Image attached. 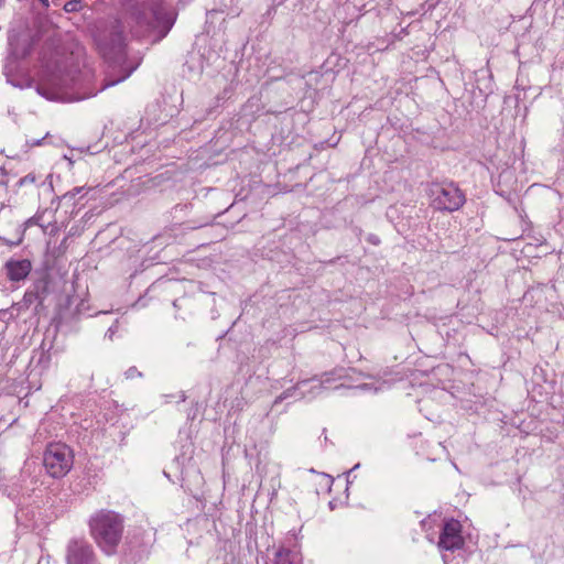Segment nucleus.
Returning a JSON list of instances; mask_svg holds the SVG:
<instances>
[{"label":"nucleus","mask_w":564,"mask_h":564,"mask_svg":"<svg viewBox=\"0 0 564 564\" xmlns=\"http://www.w3.org/2000/svg\"><path fill=\"white\" fill-rule=\"evenodd\" d=\"M175 22V14L162 0H142L130 8L128 24L135 36L155 35L163 39Z\"/></svg>","instance_id":"f257e3e1"},{"label":"nucleus","mask_w":564,"mask_h":564,"mask_svg":"<svg viewBox=\"0 0 564 564\" xmlns=\"http://www.w3.org/2000/svg\"><path fill=\"white\" fill-rule=\"evenodd\" d=\"M91 534L107 554H112L122 535V519L113 511L100 510L89 521Z\"/></svg>","instance_id":"f03ea898"},{"label":"nucleus","mask_w":564,"mask_h":564,"mask_svg":"<svg viewBox=\"0 0 564 564\" xmlns=\"http://www.w3.org/2000/svg\"><path fill=\"white\" fill-rule=\"evenodd\" d=\"M74 464V454L69 446L63 443L50 444L43 455V465L53 478L64 477Z\"/></svg>","instance_id":"7ed1b4c3"},{"label":"nucleus","mask_w":564,"mask_h":564,"mask_svg":"<svg viewBox=\"0 0 564 564\" xmlns=\"http://www.w3.org/2000/svg\"><path fill=\"white\" fill-rule=\"evenodd\" d=\"M432 206L437 210L454 212L465 203V195L454 183L433 184L430 188Z\"/></svg>","instance_id":"20e7f679"},{"label":"nucleus","mask_w":564,"mask_h":564,"mask_svg":"<svg viewBox=\"0 0 564 564\" xmlns=\"http://www.w3.org/2000/svg\"><path fill=\"white\" fill-rule=\"evenodd\" d=\"M95 41L100 53L106 57L112 54L120 55L123 53V36L115 26L95 33Z\"/></svg>","instance_id":"39448f33"},{"label":"nucleus","mask_w":564,"mask_h":564,"mask_svg":"<svg viewBox=\"0 0 564 564\" xmlns=\"http://www.w3.org/2000/svg\"><path fill=\"white\" fill-rule=\"evenodd\" d=\"M464 545L462 536V524L455 519H449L444 523L440 535L438 547L446 551H455Z\"/></svg>","instance_id":"423d86ee"},{"label":"nucleus","mask_w":564,"mask_h":564,"mask_svg":"<svg viewBox=\"0 0 564 564\" xmlns=\"http://www.w3.org/2000/svg\"><path fill=\"white\" fill-rule=\"evenodd\" d=\"M67 564H94L91 546L79 540H74L67 547Z\"/></svg>","instance_id":"0eeeda50"},{"label":"nucleus","mask_w":564,"mask_h":564,"mask_svg":"<svg viewBox=\"0 0 564 564\" xmlns=\"http://www.w3.org/2000/svg\"><path fill=\"white\" fill-rule=\"evenodd\" d=\"M6 269L11 281H21L29 275L31 262L29 260L8 261Z\"/></svg>","instance_id":"6e6552de"},{"label":"nucleus","mask_w":564,"mask_h":564,"mask_svg":"<svg viewBox=\"0 0 564 564\" xmlns=\"http://www.w3.org/2000/svg\"><path fill=\"white\" fill-rule=\"evenodd\" d=\"M274 564H301V556L294 551L282 549L276 552Z\"/></svg>","instance_id":"1a4fd4ad"},{"label":"nucleus","mask_w":564,"mask_h":564,"mask_svg":"<svg viewBox=\"0 0 564 564\" xmlns=\"http://www.w3.org/2000/svg\"><path fill=\"white\" fill-rule=\"evenodd\" d=\"M343 371L344 370L340 369V370H334V371H332L329 373H325L324 375L325 378L323 380H321L319 384L316 386L315 388L322 389L324 387V384L329 383L332 381H336L338 379H341L343 378V375H341Z\"/></svg>","instance_id":"9d476101"},{"label":"nucleus","mask_w":564,"mask_h":564,"mask_svg":"<svg viewBox=\"0 0 564 564\" xmlns=\"http://www.w3.org/2000/svg\"><path fill=\"white\" fill-rule=\"evenodd\" d=\"M83 8L80 0H69L64 4V10L66 12H77Z\"/></svg>","instance_id":"9b49d317"},{"label":"nucleus","mask_w":564,"mask_h":564,"mask_svg":"<svg viewBox=\"0 0 564 564\" xmlns=\"http://www.w3.org/2000/svg\"><path fill=\"white\" fill-rule=\"evenodd\" d=\"M124 376L127 379H133V378H140L142 377V373L135 368V367H130L126 372H124Z\"/></svg>","instance_id":"f8f14e48"},{"label":"nucleus","mask_w":564,"mask_h":564,"mask_svg":"<svg viewBox=\"0 0 564 564\" xmlns=\"http://www.w3.org/2000/svg\"><path fill=\"white\" fill-rule=\"evenodd\" d=\"M36 181V177L34 174H28L24 177L20 178L19 185L24 186L26 184H33Z\"/></svg>","instance_id":"ddd939ff"},{"label":"nucleus","mask_w":564,"mask_h":564,"mask_svg":"<svg viewBox=\"0 0 564 564\" xmlns=\"http://www.w3.org/2000/svg\"><path fill=\"white\" fill-rule=\"evenodd\" d=\"M294 390H295V388L289 389V390L284 391L282 394H280L279 397H276V399L274 400V404H278V403L282 402L288 397H291L292 392Z\"/></svg>","instance_id":"4468645a"},{"label":"nucleus","mask_w":564,"mask_h":564,"mask_svg":"<svg viewBox=\"0 0 564 564\" xmlns=\"http://www.w3.org/2000/svg\"><path fill=\"white\" fill-rule=\"evenodd\" d=\"M127 77H128V75H124V76L120 77V78H119V79H117V80L109 82V83H107L106 85H104V86H102V89H104V88H106V87H109V86H113V85H116V84H118V83L122 82V80H123V79H126Z\"/></svg>","instance_id":"2eb2a0df"},{"label":"nucleus","mask_w":564,"mask_h":564,"mask_svg":"<svg viewBox=\"0 0 564 564\" xmlns=\"http://www.w3.org/2000/svg\"><path fill=\"white\" fill-rule=\"evenodd\" d=\"M33 297H35V295H34V294H32V293H26V294L24 295V301H25V302H28V303H32Z\"/></svg>","instance_id":"dca6fc26"},{"label":"nucleus","mask_w":564,"mask_h":564,"mask_svg":"<svg viewBox=\"0 0 564 564\" xmlns=\"http://www.w3.org/2000/svg\"><path fill=\"white\" fill-rule=\"evenodd\" d=\"M26 224H28V225H30V224H37V223H36L35 218H34V217H32V218H30V219L28 220V223H26Z\"/></svg>","instance_id":"f3484780"},{"label":"nucleus","mask_w":564,"mask_h":564,"mask_svg":"<svg viewBox=\"0 0 564 564\" xmlns=\"http://www.w3.org/2000/svg\"><path fill=\"white\" fill-rule=\"evenodd\" d=\"M46 97H47L48 99H53V98H55V96H54V95H46Z\"/></svg>","instance_id":"a211bd4d"},{"label":"nucleus","mask_w":564,"mask_h":564,"mask_svg":"<svg viewBox=\"0 0 564 564\" xmlns=\"http://www.w3.org/2000/svg\"><path fill=\"white\" fill-rule=\"evenodd\" d=\"M181 400H182V401H185V394H184V393H182V395H181Z\"/></svg>","instance_id":"6ab92c4d"},{"label":"nucleus","mask_w":564,"mask_h":564,"mask_svg":"<svg viewBox=\"0 0 564 564\" xmlns=\"http://www.w3.org/2000/svg\"><path fill=\"white\" fill-rule=\"evenodd\" d=\"M37 91H39L40 94H43V93H42V88H40V87L37 88Z\"/></svg>","instance_id":"aec40b11"}]
</instances>
